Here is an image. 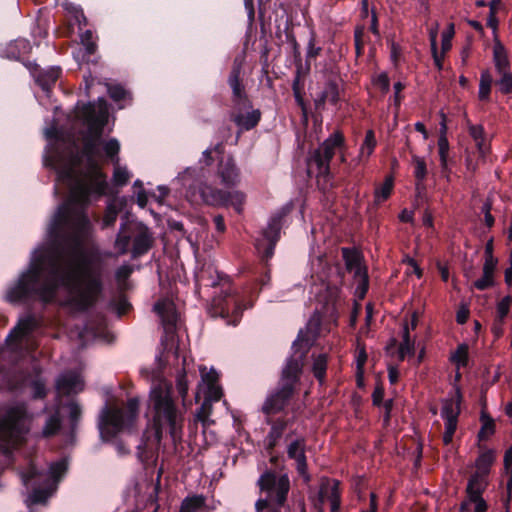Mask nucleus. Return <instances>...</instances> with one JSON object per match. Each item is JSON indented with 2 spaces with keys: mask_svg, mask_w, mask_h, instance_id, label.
Here are the masks:
<instances>
[{
  "mask_svg": "<svg viewBox=\"0 0 512 512\" xmlns=\"http://www.w3.org/2000/svg\"><path fill=\"white\" fill-rule=\"evenodd\" d=\"M292 91L297 106L301 109L302 116L305 120L308 118L309 106L306 102L305 95V79L294 78L292 81Z\"/></svg>",
  "mask_w": 512,
  "mask_h": 512,
  "instance_id": "c756f323",
  "label": "nucleus"
},
{
  "mask_svg": "<svg viewBox=\"0 0 512 512\" xmlns=\"http://www.w3.org/2000/svg\"><path fill=\"white\" fill-rule=\"evenodd\" d=\"M206 498L203 495H193L186 497L181 505L179 512H198L206 508Z\"/></svg>",
  "mask_w": 512,
  "mask_h": 512,
  "instance_id": "f704fd0d",
  "label": "nucleus"
},
{
  "mask_svg": "<svg viewBox=\"0 0 512 512\" xmlns=\"http://www.w3.org/2000/svg\"><path fill=\"white\" fill-rule=\"evenodd\" d=\"M32 50V46L27 39L19 38L8 43L1 50V57L7 58L9 60L19 61L23 64V62H27L24 57L28 55Z\"/></svg>",
  "mask_w": 512,
  "mask_h": 512,
  "instance_id": "412c9836",
  "label": "nucleus"
},
{
  "mask_svg": "<svg viewBox=\"0 0 512 512\" xmlns=\"http://www.w3.org/2000/svg\"><path fill=\"white\" fill-rule=\"evenodd\" d=\"M223 396L221 387L217 385L207 386L204 400H209L210 403L219 401Z\"/></svg>",
  "mask_w": 512,
  "mask_h": 512,
  "instance_id": "0e129e2a",
  "label": "nucleus"
},
{
  "mask_svg": "<svg viewBox=\"0 0 512 512\" xmlns=\"http://www.w3.org/2000/svg\"><path fill=\"white\" fill-rule=\"evenodd\" d=\"M197 278L200 285L210 288L220 287L221 294H224V297H222L221 295L213 297L211 305L209 307L210 315L212 317H228L229 304L232 303L234 306L233 320L229 321V323L236 324L240 317L241 309L237 300L230 297L232 292L230 279L226 275L220 273L215 267L211 265L203 268L198 273Z\"/></svg>",
  "mask_w": 512,
  "mask_h": 512,
  "instance_id": "20e7f679",
  "label": "nucleus"
},
{
  "mask_svg": "<svg viewBox=\"0 0 512 512\" xmlns=\"http://www.w3.org/2000/svg\"><path fill=\"white\" fill-rule=\"evenodd\" d=\"M125 206V198H113L109 200L101 221V228L107 229L114 226L119 213L124 209Z\"/></svg>",
  "mask_w": 512,
  "mask_h": 512,
  "instance_id": "bb28decb",
  "label": "nucleus"
},
{
  "mask_svg": "<svg viewBox=\"0 0 512 512\" xmlns=\"http://www.w3.org/2000/svg\"><path fill=\"white\" fill-rule=\"evenodd\" d=\"M393 189V178L389 177L386 178L385 182L383 183L382 187L376 191V198L378 200H387L392 192Z\"/></svg>",
  "mask_w": 512,
  "mask_h": 512,
  "instance_id": "69168bd1",
  "label": "nucleus"
},
{
  "mask_svg": "<svg viewBox=\"0 0 512 512\" xmlns=\"http://www.w3.org/2000/svg\"><path fill=\"white\" fill-rule=\"evenodd\" d=\"M130 175L126 168L116 167L113 173V184L123 187L129 182Z\"/></svg>",
  "mask_w": 512,
  "mask_h": 512,
  "instance_id": "bf43d9fd",
  "label": "nucleus"
},
{
  "mask_svg": "<svg viewBox=\"0 0 512 512\" xmlns=\"http://www.w3.org/2000/svg\"><path fill=\"white\" fill-rule=\"evenodd\" d=\"M288 422L285 419H277L276 421L271 422V429L266 437V450L269 453H272L273 449L278 444L279 440L282 438Z\"/></svg>",
  "mask_w": 512,
  "mask_h": 512,
  "instance_id": "c85d7f7f",
  "label": "nucleus"
},
{
  "mask_svg": "<svg viewBox=\"0 0 512 512\" xmlns=\"http://www.w3.org/2000/svg\"><path fill=\"white\" fill-rule=\"evenodd\" d=\"M497 265V258H486L483 266V276L474 282L478 290H485L493 285V273Z\"/></svg>",
  "mask_w": 512,
  "mask_h": 512,
  "instance_id": "7c9ffc66",
  "label": "nucleus"
},
{
  "mask_svg": "<svg viewBox=\"0 0 512 512\" xmlns=\"http://www.w3.org/2000/svg\"><path fill=\"white\" fill-rule=\"evenodd\" d=\"M328 358L326 354L313 355L312 372L315 378L322 383L326 376Z\"/></svg>",
  "mask_w": 512,
  "mask_h": 512,
  "instance_id": "79ce46f5",
  "label": "nucleus"
},
{
  "mask_svg": "<svg viewBox=\"0 0 512 512\" xmlns=\"http://www.w3.org/2000/svg\"><path fill=\"white\" fill-rule=\"evenodd\" d=\"M377 146V141L375 137V132L372 129L366 131L365 138L360 147L359 159L363 160L364 158L367 160L374 152Z\"/></svg>",
  "mask_w": 512,
  "mask_h": 512,
  "instance_id": "c9c22d12",
  "label": "nucleus"
},
{
  "mask_svg": "<svg viewBox=\"0 0 512 512\" xmlns=\"http://www.w3.org/2000/svg\"><path fill=\"white\" fill-rule=\"evenodd\" d=\"M261 492L266 493L265 499H259L256 504V512H280L290 489V481L286 475L277 476L272 471H267L258 480ZM300 512H306L304 504Z\"/></svg>",
  "mask_w": 512,
  "mask_h": 512,
  "instance_id": "0eeeda50",
  "label": "nucleus"
},
{
  "mask_svg": "<svg viewBox=\"0 0 512 512\" xmlns=\"http://www.w3.org/2000/svg\"><path fill=\"white\" fill-rule=\"evenodd\" d=\"M325 499L330 501V512H338L340 509V490L339 481L325 478L321 482L319 490L318 512H323V503Z\"/></svg>",
  "mask_w": 512,
  "mask_h": 512,
  "instance_id": "aec40b11",
  "label": "nucleus"
},
{
  "mask_svg": "<svg viewBox=\"0 0 512 512\" xmlns=\"http://www.w3.org/2000/svg\"><path fill=\"white\" fill-rule=\"evenodd\" d=\"M176 389H177V392H178L179 396L181 397L182 403L184 405L186 398L188 396V389H189V384H188L186 372L184 369L181 372H179L177 375Z\"/></svg>",
  "mask_w": 512,
  "mask_h": 512,
  "instance_id": "864d4df0",
  "label": "nucleus"
},
{
  "mask_svg": "<svg viewBox=\"0 0 512 512\" xmlns=\"http://www.w3.org/2000/svg\"><path fill=\"white\" fill-rule=\"evenodd\" d=\"M105 155L111 160L115 159L118 161V154L120 151V143L117 139L111 138L108 141L102 143Z\"/></svg>",
  "mask_w": 512,
  "mask_h": 512,
  "instance_id": "6e6d98bb",
  "label": "nucleus"
},
{
  "mask_svg": "<svg viewBox=\"0 0 512 512\" xmlns=\"http://www.w3.org/2000/svg\"><path fill=\"white\" fill-rule=\"evenodd\" d=\"M212 403L209 400H203L201 406L196 410L194 420L202 423L204 429L207 428L213 421L209 419L212 414Z\"/></svg>",
  "mask_w": 512,
  "mask_h": 512,
  "instance_id": "c03bdc74",
  "label": "nucleus"
},
{
  "mask_svg": "<svg viewBox=\"0 0 512 512\" xmlns=\"http://www.w3.org/2000/svg\"><path fill=\"white\" fill-rule=\"evenodd\" d=\"M345 144L343 132L335 130L308 158V172L310 173L315 168L317 177L329 176L330 162L335 155V151L345 148Z\"/></svg>",
  "mask_w": 512,
  "mask_h": 512,
  "instance_id": "1a4fd4ad",
  "label": "nucleus"
},
{
  "mask_svg": "<svg viewBox=\"0 0 512 512\" xmlns=\"http://www.w3.org/2000/svg\"><path fill=\"white\" fill-rule=\"evenodd\" d=\"M107 92L109 97L115 102L124 100L128 95V92L120 84H108Z\"/></svg>",
  "mask_w": 512,
  "mask_h": 512,
  "instance_id": "13d9d810",
  "label": "nucleus"
},
{
  "mask_svg": "<svg viewBox=\"0 0 512 512\" xmlns=\"http://www.w3.org/2000/svg\"><path fill=\"white\" fill-rule=\"evenodd\" d=\"M93 258H34L30 269L8 294L11 302L30 296L51 302L62 285L72 303L85 310L97 301L102 291V269Z\"/></svg>",
  "mask_w": 512,
  "mask_h": 512,
  "instance_id": "f03ea898",
  "label": "nucleus"
},
{
  "mask_svg": "<svg viewBox=\"0 0 512 512\" xmlns=\"http://www.w3.org/2000/svg\"><path fill=\"white\" fill-rule=\"evenodd\" d=\"M493 83L492 75L488 70L481 72L479 82L478 98L480 101L488 102L490 100L491 87Z\"/></svg>",
  "mask_w": 512,
  "mask_h": 512,
  "instance_id": "e433bc0d",
  "label": "nucleus"
},
{
  "mask_svg": "<svg viewBox=\"0 0 512 512\" xmlns=\"http://www.w3.org/2000/svg\"><path fill=\"white\" fill-rule=\"evenodd\" d=\"M61 427V420L58 413L51 415L43 427L42 434L44 437H50L55 435Z\"/></svg>",
  "mask_w": 512,
  "mask_h": 512,
  "instance_id": "3c124183",
  "label": "nucleus"
},
{
  "mask_svg": "<svg viewBox=\"0 0 512 512\" xmlns=\"http://www.w3.org/2000/svg\"><path fill=\"white\" fill-rule=\"evenodd\" d=\"M493 62L497 74L510 72V61L508 59L505 47L500 42H496L494 45Z\"/></svg>",
  "mask_w": 512,
  "mask_h": 512,
  "instance_id": "2f4dec72",
  "label": "nucleus"
},
{
  "mask_svg": "<svg viewBox=\"0 0 512 512\" xmlns=\"http://www.w3.org/2000/svg\"><path fill=\"white\" fill-rule=\"evenodd\" d=\"M294 205L288 202L280 207L270 218L268 227L255 241V248L260 256H273L276 244L280 239V232Z\"/></svg>",
  "mask_w": 512,
  "mask_h": 512,
  "instance_id": "9d476101",
  "label": "nucleus"
},
{
  "mask_svg": "<svg viewBox=\"0 0 512 512\" xmlns=\"http://www.w3.org/2000/svg\"><path fill=\"white\" fill-rule=\"evenodd\" d=\"M81 156L86 169L74 180L66 201L58 205L47 225L44 242L31 256H114L102 255L95 238V228L87 209L93 201L107 195L109 184L98 158L103 141L82 139Z\"/></svg>",
  "mask_w": 512,
  "mask_h": 512,
  "instance_id": "f257e3e1",
  "label": "nucleus"
},
{
  "mask_svg": "<svg viewBox=\"0 0 512 512\" xmlns=\"http://www.w3.org/2000/svg\"><path fill=\"white\" fill-rule=\"evenodd\" d=\"M454 36V25L450 24L449 28L442 33L441 51L446 54L452 48V38Z\"/></svg>",
  "mask_w": 512,
  "mask_h": 512,
  "instance_id": "052dcab7",
  "label": "nucleus"
},
{
  "mask_svg": "<svg viewBox=\"0 0 512 512\" xmlns=\"http://www.w3.org/2000/svg\"><path fill=\"white\" fill-rule=\"evenodd\" d=\"M321 316L319 313H314L306 324L305 328L300 330L296 340L293 342V350L296 358H305L317 340L321 329Z\"/></svg>",
  "mask_w": 512,
  "mask_h": 512,
  "instance_id": "f8f14e48",
  "label": "nucleus"
},
{
  "mask_svg": "<svg viewBox=\"0 0 512 512\" xmlns=\"http://www.w3.org/2000/svg\"><path fill=\"white\" fill-rule=\"evenodd\" d=\"M295 391L279 386L265 399L262 405V412L267 416L282 412L294 396Z\"/></svg>",
  "mask_w": 512,
  "mask_h": 512,
  "instance_id": "f3484780",
  "label": "nucleus"
},
{
  "mask_svg": "<svg viewBox=\"0 0 512 512\" xmlns=\"http://www.w3.org/2000/svg\"><path fill=\"white\" fill-rule=\"evenodd\" d=\"M494 461L495 452L493 450L483 451L476 459V473H480L481 475L485 476L489 472V469Z\"/></svg>",
  "mask_w": 512,
  "mask_h": 512,
  "instance_id": "4c0bfd02",
  "label": "nucleus"
},
{
  "mask_svg": "<svg viewBox=\"0 0 512 512\" xmlns=\"http://www.w3.org/2000/svg\"><path fill=\"white\" fill-rule=\"evenodd\" d=\"M262 113L259 109H252L247 113H242V110H237L230 115L231 121L239 128V133L242 131H250L254 129L261 120Z\"/></svg>",
  "mask_w": 512,
  "mask_h": 512,
  "instance_id": "b1692460",
  "label": "nucleus"
},
{
  "mask_svg": "<svg viewBox=\"0 0 512 512\" xmlns=\"http://www.w3.org/2000/svg\"><path fill=\"white\" fill-rule=\"evenodd\" d=\"M322 92L332 105H337L340 101L339 81L336 78H329L325 82Z\"/></svg>",
  "mask_w": 512,
  "mask_h": 512,
  "instance_id": "a19ab883",
  "label": "nucleus"
},
{
  "mask_svg": "<svg viewBox=\"0 0 512 512\" xmlns=\"http://www.w3.org/2000/svg\"><path fill=\"white\" fill-rule=\"evenodd\" d=\"M481 422L482 426L478 432V438L479 440H485L495 433V423L490 416L484 413L481 415Z\"/></svg>",
  "mask_w": 512,
  "mask_h": 512,
  "instance_id": "a18cd8bd",
  "label": "nucleus"
},
{
  "mask_svg": "<svg viewBox=\"0 0 512 512\" xmlns=\"http://www.w3.org/2000/svg\"><path fill=\"white\" fill-rule=\"evenodd\" d=\"M218 175L222 184L227 187L235 186L239 182V170L232 158L220 161Z\"/></svg>",
  "mask_w": 512,
  "mask_h": 512,
  "instance_id": "a878e982",
  "label": "nucleus"
},
{
  "mask_svg": "<svg viewBox=\"0 0 512 512\" xmlns=\"http://www.w3.org/2000/svg\"><path fill=\"white\" fill-rule=\"evenodd\" d=\"M140 402L130 398L124 406L111 404L102 409L99 417L100 436L104 441H110L119 433L130 430L137 422Z\"/></svg>",
  "mask_w": 512,
  "mask_h": 512,
  "instance_id": "39448f33",
  "label": "nucleus"
},
{
  "mask_svg": "<svg viewBox=\"0 0 512 512\" xmlns=\"http://www.w3.org/2000/svg\"><path fill=\"white\" fill-rule=\"evenodd\" d=\"M322 48L316 46V34L314 31H311L310 38L308 40L307 44V52H306V59L305 61H308L311 63V60L316 59L321 54Z\"/></svg>",
  "mask_w": 512,
  "mask_h": 512,
  "instance_id": "4d7b16f0",
  "label": "nucleus"
},
{
  "mask_svg": "<svg viewBox=\"0 0 512 512\" xmlns=\"http://www.w3.org/2000/svg\"><path fill=\"white\" fill-rule=\"evenodd\" d=\"M430 46H431V55L434 61V64L436 68L441 71L443 69V60L445 54L442 52L439 53L438 51V45H437V33L431 32L430 33Z\"/></svg>",
  "mask_w": 512,
  "mask_h": 512,
  "instance_id": "de8ad7c7",
  "label": "nucleus"
},
{
  "mask_svg": "<svg viewBox=\"0 0 512 512\" xmlns=\"http://www.w3.org/2000/svg\"><path fill=\"white\" fill-rule=\"evenodd\" d=\"M83 387L82 379L74 372L63 373L56 382V389L62 396L77 394L83 390Z\"/></svg>",
  "mask_w": 512,
  "mask_h": 512,
  "instance_id": "4be33fe9",
  "label": "nucleus"
},
{
  "mask_svg": "<svg viewBox=\"0 0 512 512\" xmlns=\"http://www.w3.org/2000/svg\"><path fill=\"white\" fill-rule=\"evenodd\" d=\"M78 117L87 124L83 137L103 141L102 136L108 121L107 102L103 97L98 98V106L94 102H88L78 107Z\"/></svg>",
  "mask_w": 512,
  "mask_h": 512,
  "instance_id": "9b49d317",
  "label": "nucleus"
},
{
  "mask_svg": "<svg viewBox=\"0 0 512 512\" xmlns=\"http://www.w3.org/2000/svg\"><path fill=\"white\" fill-rule=\"evenodd\" d=\"M241 74L242 64L235 60L227 79V83L232 90L231 100L236 110L252 109L253 104L246 92Z\"/></svg>",
  "mask_w": 512,
  "mask_h": 512,
  "instance_id": "ddd939ff",
  "label": "nucleus"
},
{
  "mask_svg": "<svg viewBox=\"0 0 512 512\" xmlns=\"http://www.w3.org/2000/svg\"><path fill=\"white\" fill-rule=\"evenodd\" d=\"M469 135L476 142L479 149L482 147V143L485 138V131L482 125H471L468 129Z\"/></svg>",
  "mask_w": 512,
  "mask_h": 512,
  "instance_id": "e2e57ef3",
  "label": "nucleus"
},
{
  "mask_svg": "<svg viewBox=\"0 0 512 512\" xmlns=\"http://www.w3.org/2000/svg\"><path fill=\"white\" fill-rule=\"evenodd\" d=\"M133 268L129 265H123L116 271V281L118 289L123 292L129 288L127 279L130 277Z\"/></svg>",
  "mask_w": 512,
  "mask_h": 512,
  "instance_id": "8fccbe9b",
  "label": "nucleus"
},
{
  "mask_svg": "<svg viewBox=\"0 0 512 512\" xmlns=\"http://www.w3.org/2000/svg\"><path fill=\"white\" fill-rule=\"evenodd\" d=\"M500 77L495 81V85L501 94L508 95L512 93V73L506 72L498 74Z\"/></svg>",
  "mask_w": 512,
  "mask_h": 512,
  "instance_id": "603ef678",
  "label": "nucleus"
},
{
  "mask_svg": "<svg viewBox=\"0 0 512 512\" xmlns=\"http://www.w3.org/2000/svg\"><path fill=\"white\" fill-rule=\"evenodd\" d=\"M22 480L26 486H33V491L29 496L32 504L44 503L47 500L50 495L49 491L35 487L48 483L49 477L46 474L37 471L34 466H31L27 472L22 474Z\"/></svg>",
  "mask_w": 512,
  "mask_h": 512,
  "instance_id": "dca6fc26",
  "label": "nucleus"
},
{
  "mask_svg": "<svg viewBox=\"0 0 512 512\" xmlns=\"http://www.w3.org/2000/svg\"><path fill=\"white\" fill-rule=\"evenodd\" d=\"M154 310L160 316L166 331H172L177 321L174 304L168 300H160L154 304Z\"/></svg>",
  "mask_w": 512,
  "mask_h": 512,
  "instance_id": "393cba45",
  "label": "nucleus"
},
{
  "mask_svg": "<svg viewBox=\"0 0 512 512\" xmlns=\"http://www.w3.org/2000/svg\"><path fill=\"white\" fill-rule=\"evenodd\" d=\"M346 269L353 275L357 284L356 292L360 298H363L368 291L369 277L367 266L362 262V258H346Z\"/></svg>",
  "mask_w": 512,
  "mask_h": 512,
  "instance_id": "6ab92c4d",
  "label": "nucleus"
},
{
  "mask_svg": "<svg viewBox=\"0 0 512 512\" xmlns=\"http://www.w3.org/2000/svg\"><path fill=\"white\" fill-rule=\"evenodd\" d=\"M504 466L509 476L508 489L510 490L512 487V446L505 452Z\"/></svg>",
  "mask_w": 512,
  "mask_h": 512,
  "instance_id": "774afa93",
  "label": "nucleus"
},
{
  "mask_svg": "<svg viewBox=\"0 0 512 512\" xmlns=\"http://www.w3.org/2000/svg\"><path fill=\"white\" fill-rule=\"evenodd\" d=\"M32 419L24 404L9 408L0 418V440L13 447L20 445L30 431Z\"/></svg>",
  "mask_w": 512,
  "mask_h": 512,
  "instance_id": "6e6552de",
  "label": "nucleus"
},
{
  "mask_svg": "<svg viewBox=\"0 0 512 512\" xmlns=\"http://www.w3.org/2000/svg\"><path fill=\"white\" fill-rule=\"evenodd\" d=\"M66 469V463L63 461L52 463L49 468L50 477L55 481H58L59 478L65 473Z\"/></svg>",
  "mask_w": 512,
  "mask_h": 512,
  "instance_id": "338daca9",
  "label": "nucleus"
},
{
  "mask_svg": "<svg viewBox=\"0 0 512 512\" xmlns=\"http://www.w3.org/2000/svg\"><path fill=\"white\" fill-rule=\"evenodd\" d=\"M414 165V177L416 181H425L428 175V169L424 158L417 155L412 156Z\"/></svg>",
  "mask_w": 512,
  "mask_h": 512,
  "instance_id": "49530a36",
  "label": "nucleus"
},
{
  "mask_svg": "<svg viewBox=\"0 0 512 512\" xmlns=\"http://www.w3.org/2000/svg\"><path fill=\"white\" fill-rule=\"evenodd\" d=\"M303 367L304 361H302L301 358L291 356L281 371L279 386L296 392V387L300 381Z\"/></svg>",
  "mask_w": 512,
  "mask_h": 512,
  "instance_id": "a211bd4d",
  "label": "nucleus"
},
{
  "mask_svg": "<svg viewBox=\"0 0 512 512\" xmlns=\"http://www.w3.org/2000/svg\"><path fill=\"white\" fill-rule=\"evenodd\" d=\"M172 392L171 383L160 381L149 393L151 426L158 444L162 441L165 431L175 443L182 438L185 413L178 407Z\"/></svg>",
  "mask_w": 512,
  "mask_h": 512,
  "instance_id": "7ed1b4c3",
  "label": "nucleus"
},
{
  "mask_svg": "<svg viewBox=\"0 0 512 512\" xmlns=\"http://www.w3.org/2000/svg\"><path fill=\"white\" fill-rule=\"evenodd\" d=\"M451 361L458 367L466 366L468 364V346L466 344L459 345L456 351L452 353Z\"/></svg>",
  "mask_w": 512,
  "mask_h": 512,
  "instance_id": "5fc2aeb1",
  "label": "nucleus"
},
{
  "mask_svg": "<svg viewBox=\"0 0 512 512\" xmlns=\"http://www.w3.org/2000/svg\"><path fill=\"white\" fill-rule=\"evenodd\" d=\"M225 193L219 188L213 187L207 184H201L199 186V195L202 201L211 206H223L225 205Z\"/></svg>",
  "mask_w": 512,
  "mask_h": 512,
  "instance_id": "cd10ccee",
  "label": "nucleus"
},
{
  "mask_svg": "<svg viewBox=\"0 0 512 512\" xmlns=\"http://www.w3.org/2000/svg\"><path fill=\"white\" fill-rule=\"evenodd\" d=\"M36 327V320L29 316L21 319L8 337V341H19Z\"/></svg>",
  "mask_w": 512,
  "mask_h": 512,
  "instance_id": "72a5a7b5",
  "label": "nucleus"
},
{
  "mask_svg": "<svg viewBox=\"0 0 512 512\" xmlns=\"http://www.w3.org/2000/svg\"><path fill=\"white\" fill-rule=\"evenodd\" d=\"M294 63L296 67L294 78L305 79L306 76L310 73L311 63L308 61L303 63L302 58L294 59Z\"/></svg>",
  "mask_w": 512,
  "mask_h": 512,
  "instance_id": "680f3d73",
  "label": "nucleus"
},
{
  "mask_svg": "<svg viewBox=\"0 0 512 512\" xmlns=\"http://www.w3.org/2000/svg\"><path fill=\"white\" fill-rule=\"evenodd\" d=\"M153 242V235L145 224L135 219H130L129 213H125L121 217L115 246L122 254L131 251V256H142L148 253Z\"/></svg>",
  "mask_w": 512,
  "mask_h": 512,
  "instance_id": "423d86ee",
  "label": "nucleus"
},
{
  "mask_svg": "<svg viewBox=\"0 0 512 512\" xmlns=\"http://www.w3.org/2000/svg\"><path fill=\"white\" fill-rule=\"evenodd\" d=\"M26 380V376L22 371L10 372L4 375L2 388L7 390H15L21 387Z\"/></svg>",
  "mask_w": 512,
  "mask_h": 512,
  "instance_id": "58836bf2",
  "label": "nucleus"
},
{
  "mask_svg": "<svg viewBox=\"0 0 512 512\" xmlns=\"http://www.w3.org/2000/svg\"><path fill=\"white\" fill-rule=\"evenodd\" d=\"M23 65L29 70L35 83L47 95L52 91L62 74V69L59 66L41 68L36 62L32 61L23 62Z\"/></svg>",
  "mask_w": 512,
  "mask_h": 512,
  "instance_id": "4468645a",
  "label": "nucleus"
},
{
  "mask_svg": "<svg viewBox=\"0 0 512 512\" xmlns=\"http://www.w3.org/2000/svg\"><path fill=\"white\" fill-rule=\"evenodd\" d=\"M402 342L399 346V359L402 361L406 356H411L414 354V341L410 339L409 326L408 323L405 322L403 325V335Z\"/></svg>",
  "mask_w": 512,
  "mask_h": 512,
  "instance_id": "ea45409f",
  "label": "nucleus"
},
{
  "mask_svg": "<svg viewBox=\"0 0 512 512\" xmlns=\"http://www.w3.org/2000/svg\"><path fill=\"white\" fill-rule=\"evenodd\" d=\"M486 485L487 483L485 481V476L481 475L480 473H474L470 477L466 487L468 500L482 497V493L484 492Z\"/></svg>",
  "mask_w": 512,
  "mask_h": 512,
  "instance_id": "473e14b6",
  "label": "nucleus"
},
{
  "mask_svg": "<svg viewBox=\"0 0 512 512\" xmlns=\"http://www.w3.org/2000/svg\"><path fill=\"white\" fill-rule=\"evenodd\" d=\"M306 441L304 438H298L292 441L287 447L288 457L296 461L297 471L306 476V480H309L307 475V460L305 455Z\"/></svg>",
  "mask_w": 512,
  "mask_h": 512,
  "instance_id": "5701e85b",
  "label": "nucleus"
},
{
  "mask_svg": "<svg viewBox=\"0 0 512 512\" xmlns=\"http://www.w3.org/2000/svg\"><path fill=\"white\" fill-rule=\"evenodd\" d=\"M245 202V195L240 191H231L225 193V205L223 207H233V209L240 214L243 210Z\"/></svg>",
  "mask_w": 512,
  "mask_h": 512,
  "instance_id": "37998d69",
  "label": "nucleus"
},
{
  "mask_svg": "<svg viewBox=\"0 0 512 512\" xmlns=\"http://www.w3.org/2000/svg\"><path fill=\"white\" fill-rule=\"evenodd\" d=\"M460 414V396L457 399L450 398L443 401L441 416L445 420L443 442L448 445L452 442L457 429L458 416Z\"/></svg>",
  "mask_w": 512,
  "mask_h": 512,
  "instance_id": "2eb2a0df",
  "label": "nucleus"
},
{
  "mask_svg": "<svg viewBox=\"0 0 512 512\" xmlns=\"http://www.w3.org/2000/svg\"><path fill=\"white\" fill-rule=\"evenodd\" d=\"M446 125L442 124V133L438 138V153L441 164L445 166L446 160H448L449 152V141L446 137Z\"/></svg>",
  "mask_w": 512,
  "mask_h": 512,
  "instance_id": "09e8293b",
  "label": "nucleus"
}]
</instances>
